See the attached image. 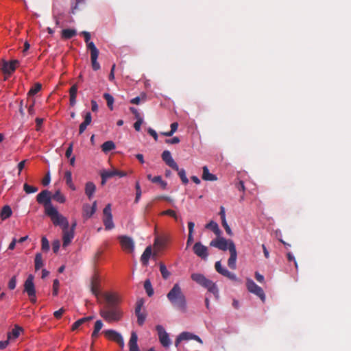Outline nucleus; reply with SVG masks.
Here are the masks:
<instances>
[{"label":"nucleus","instance_id":"1","mask_svg":"<svg viewBox=\"0 0 351 351\" xmlns=\"http://www.w3.org/2000/svg\"><path fill=\"white\" fill-rule=\"evenodd\" d=\"M210 245L218 248L220 250L230 252V258L228 260V265L232 269H235L236 261L237 258V252L235 245L232 240H227L223 237H219L210 242Z\"/></svg>","mask_w":351,"mask_h":351},{"label":"nucleus","instance_id":"2","mask_svg":"<svg viewBox=\"0 0 351 351\" xmlns=\"http://www.w3.org/2000/svg\"><path fill=\"white\" fill-rule=\"evenodd\" d=\"M167 298L171 304L177 309L185 312L186 310V300L180 285L176 283L167 295Z\"/></svg>","mask_w":351,"mask_h":351},{"label":"nucleus","instance_id":"3","mask_svg":"<svg viewBox=\"0 0 351 351\" xmlns=\"http://www.w3.org/2000/svg\"><path fill=\"white\" fill-rule=\"evenodd\" d=\"M81 34L83 35L84 38V40L87 45V48L90 51V60L92 67L93 70L97 71L100 68V65L97 61V59L99 56V51L96 48L95 44L93 42H90V34L89 32L84 31Z\"/></svg>","mask_w":351,"mask_h":351},{"label":"nucleus","instance_id":"4","mask_svg":"<svg viewBox=\"0 0 351 351\" xmlns=\"http://www.w3.org/2000/svg\"><path fill=\"white\" fill-rule=\"evenodd\" d=\"M191 279L199 285L207 289L208 291L212 293L216 298H218L219 291L216 285L209 279H207L204 275L195 273L191 275Z\"/></svg>","mask_w":351,"mask_h":351},{"label":"nucleus","instance_id":"5","mask_svg":"<svg viewBox=\"0 0 351 351\" xmlns=\"http://www.w3.org/2000/svg\"><path fill=\"white\" fill-rule=\"evenodd\" d=\"M47 215H48L56 226H60L62 229L69 228V221L62 215L60 214L55 207H49L47 209Z\"/></svg>","mask_w":351,"mask_h":351},{"label":"nucleus","instance_id":"6","mask_svg":"<svg viewBox=\"0 0 351 351\" xmlns=\"http://www.w3.org/2000/svg\"><path fill=\"white\" fill-rule=\"evenodd\" d=\"M19 65V61L13 60L10 62L2 59L0 61L1 70L4 74V80H6L16 70V67Z\"/></svg>","mask_w":351,"mask_h":351},{"label":"nucleus","instance_id":"7","mask_svg":"<svg viewBox=\"0 0 351 351\" xmlns=\"http://www.w3.org/2000/svg\"><path fill=\"white\" fill-rule=\"evenodd\" d=\"M121 301L119 296L111 292V321H119L123 315L121 308L117 304Z\"/></svg>","mask_w":351,"mask_h":351},{"label":"nucleus","instance_id":"8","mask_svg":"<svg viewBox=\"0 0 351 351\" xmlns=\"http://www.w3.org/2000/svg\"><path fill=\"white\" fill-rule=\"evenodd\" d=\"M34 276L29 274L24 282V292H26L32 303L36 302V289L34 283Z\"/></svg>","mask_w":351,"mask_h":351},{"label":"nucleus","instance_id":"9","mask_svg":"<svg viewBox=\"0 0 351 351\" xmlns=\"http://www.w3.org/2000/svg\"><path fill=\"white\" fill-rule=\"evenodd\" d=\"M51 193L47 190H44L40 193L36 197V201L38 204H43L45 211L47 213V209L49 207H53L51 203Z\"/></svg>","mask_w":351,"mask_h":351},{"label":"nucleus","instance_id":"10","mask_svg":"<svg viewBox=\"0 0 351 351\" xmlns=\"http://www.w3.org/2000/svg\"><path fill=\"white\" fill-rule=\"evenodd\" d=\"M247 290L258 296L261 300L264 302L265 300V295L263 289L258 286L252 280L247 279L246 282Z\"/></svg>","mask_w":351,"mask_h":351},{"label":"nucleus","instance_id":"11","mask_svg":"<svg viewBox=\"0 0 351 351\" xmlns=\"http://www.w3.org/2000/svg\"><path fill=\"white\" fill-rule=\"evenodd\" d=\"M194 254L201 258L202 260L206 261L208 256V247L204 245L201 242H197L193 247Z\"/></svg>","mask_w":351,"mask_h":351},{"label":"nucleus","instance_id":"12","mask_svg":"<svg viewBox=\"0 0 351 351\" xmlns=\"http://www.w3.org/2000/svg\"><path fill=\"white\" fill-rule=\"evenodd\" d=\"M120 244L122 249L128 252L131 253L134 250V243L133 239L128 236H120L119 237Z\"/></svg>","mask_w":351,"mask_h":351},{"label":"nucleus","instance_id":"13","mask_svg":"<svg viewBox=\"0 0 351 351\" xmlns=\"http://www.w3.org/2000/svg\"><path fill=\"white\" fill-rule=\"evenodd\" d=\"M156 328L158 332L160 343L162 345V346L168 348L171 344V340L168 333L165 331L163 326L160 325L156 326Z\"/></svg>","mask_w":351,"mask_h":351},{"label":"nucleus","instance_id":"14","mask_svg":"<svg viewBox=\"0 0 351 351\" xmlns=\"http://www.w3.org/2000/svg\"><path fill=\"white\" fill-rule=\"evenodd\" d=\"M143 304L144 300L142 298L138 299L136 302L135 314L137 317V322L140 326H142L144 324L146 318L145 315L141 313V309Z\"/></svg>","mask_w":351,"mask_h":351},{"label":"nucleus","instance_id":"15","mask_svg":"<svg viewBox=\"0 0 351 351\" xmlns=\"http://www.w3.org/2000/svg\"><path fill=\"white\" fill-rule=\"evenodd\" d=\"M162 160L167 165L170 167L173 170H178V165L171 157V152L168 150H165L161 155Z\"/></svg>","mask_w":351,"mask_h":351},{"label":"nucleus","instance_id":"16","mask_svg":"<svg viewBox=\"0 0 351 351\" xmlns=\"http://www.w3.org/2000/svg\"><path fill=\"white\" fill-rule=\"evenodd\" d=\"M215 267L216 271L219 274L223 275V276H225L230 280H237V278L236 275L234 274L233 273H231L230 271H229L227 269L223 268L221 266L220 261H217L215 263Z\"/></svg>","mask_w":351,"mask_h":351},{"label":"nucleus","instance_id":"17","mask_svg":"<svg viewBox=\"0 0 351 351\" xmlns=\"http://www.w3.org/2000/svg\"><path fill=\"white\" fill-rule=\"evenodd\" d=\"M24 332L23 327L16 324L11 332L7 333V337L8 340L12 341L17 339L21 333Z\"/></svg>","mask_w":351,"mask_h":351},{"label":"nucleus","instance_id":"18","mask_svg":"<svg viewBox=\"0 0 351 351\" xmlns=\"http://www.w3.org/2000/svg\"><path fill=\"white\" fill-rule=\"evenodd\" d=\"M62 232H63V236H62L63 244H62V245L64 247L70 244L71 239L74 237V232H73V230H69V228L62 229Z\"/></svg>","mask_w":351,"mask_h":351},{"label":"nucleus","instance_id":"19","mask_svg":"<svg viewBox=\"0 0 351 351\" xmlns=\"http://www.w3.org/2000/svg\"><path fill=\"white\" fill-rule=\"evenodd\" d=\"M138 336L135 332L131 333V337L128 343L130 351H140L138 344Z\"/></svg>","mask_w":351,"mask_h":351},{"label":"nucleus","instance_id":"20","mask_svg":"<svg viewBox=\"0 0 351 351\" xmlns=\"http://www.w3.org/2000/svg\"><path fill=\"white\" fill-rule=\"evenodd\" d=\"M96 202H95L93 206L89 204H84L83 206V217L85 218H90L95 212Z\"/></svg>","mask_w":351,"mask_h":351},{"label":"nucleus","instance_id":"21","mask_svg":"<svg viewBox=\"0 0 351 351\" xmlns=\"http://www.w3.org/2000/svg\"><path fill=\"white\" fill-rule=\"evenodd\" d=\"M180 336L182 341L193 339L200 343H202V340L199 338V337L189 332H182L180 334Z\"/></svg>","mask_w":351,"mask_h":351},{"label":"nucleus","instance_id":"22","mask_svg":"<svg viewBox=\"0 0 351 351\" xmlns=\"http://www.w3.org/2000/svg\"><path fill=\"white\" fill-rule=\"evenodd\" d=\"M202 179L206 181H216L217 180V177L209 172V170L207 166H204L202 168Z\"/></svg>","mask_w":351,"mask_h":351},{"label":"nucleus","instance_id":"23","mask_svg":"<svg viewBox=\"0 0 351 351\" xmlns=\"http://www.w3.org/2000/svg\"><path fill=\"white\" fill-rule=\"evenodd\" d=\"M152 255V247L151 246H148L145 248L143 254L141 257V261L142 264L145 266L147 265L149 259Z\"/></svg>","mask_w":351,"mask_h":351},{"label":"nucleus","instance_id":"24","mask_svg":"<svg viewBox=\"0 0 351 351\" xmlns=\"http://www.w3.org/2000/svg\"><path fill=\"white\" fill-rule=\"evenodd\" d=\"M111 341L117 342L121 348L124 346V341L122 336L115 330H111Z\"/></svg>","mask_w":351,"mask_h":351},{"label":"nucleus","instance_id":"25","mask_svg":"<svg viewBox=\"0 0 351 351\" xmlns=\"http://www.w3.org/2000/svg\"><path fill=\"white\" fill-rule=\"evenodd\" d=\"M77 86L76 84L73 85L70 90H69V94H70V105L71 106H73L76 103V97H77Z\"/></svg>","mask_w":351,"mask_h":351},{"label":"nucleus","instance_id":"26","mask_svg":"<svg viewBox=\"0 0 351 351\" xmlns=\"http://www.w3.org/2000/svg\"><path fill=\"white\" fill-rule=\"evenodd\" d=\"M12 214V209L10 206H4L1 211L0 217L2 220L9 218Z\"/></svg>","mask_w":351,"mask_h":351},{"label":"nucleus","instance_id":"27","mask_svg":"<svg viewBox=\"0 0 351 351\" xmlns=\"http://www.w3.org/2000/svg\"><path fill=\"white\" fill-rule=\"evenodd\" d=\"M104 223L106 226V229L110 228V204H107L104 209Z\"/></svg>","mask_w":351,"mask_h":351},{"label":"nucleus","instance_id":"28","mask_svg":"<svg viewBox=\"0 0 351 351\" xmlns=\"http://www.w3.org/2000/svg\"><path fill=\"white\" fill-rule=\"evenodd\" d=\"M77 34V32L74 29H64L62 31V38L63 39H70Z\"/></svg>","mask_w":351,"mask_h":351},{"label":"nucleus","instance_id":"29","mask_svg":"<svg viewBox=\"0 0 351 351\" xmlns=\"http://www.w3.org/2000/svg\"><path fill=\"white\" fill-rule=\"evenodd\" d=\"M95 191V185L91 182H88L86 184L85 186V193L90 199Z\"/></svg>","mask_w":351,"mask_h":351},{"label":"nucleus","instance_id":"30","mask_svg":"<svg viewBox=\"0 0 351 351\" xmlns=\"http://www.w3.org/2000/svg\"><path fill=\"white\" fill-rule=\"evenodd\" d=\"M91 291L96 296L99 294V280L96 276L93 277L91 280Z\"/></svg>","mask_w":351,"mask_h":351},{"label":"nucleus","instance_id":"31","mask_svg":"<svg viewBox=\"0 0 351 351\" xmlns=\"http://www.w3.org/2000/svg\"><path fill=\"white\" fill-rule=\"evenodd\" d=\"M206 228L210 229L217 236H219L221 232V230L219 229V228L218 226V224L216 222L213 221H211L210 223H208L206 226Z\"/></svg>","mask_w":351,"mask_h":351},{"label":"nucleus","instance_id":"32","mask_svg":"<svg viewBox=\"0 0 351 351\" xmlns=\"http://www.w3.org/2000/svg\"><path fill=\"white\" fill-rule=\"evenodd\" d=\"M34 263H35V270L36 271L40 269L43 266V257H42V254L40 253H37L36 254Z\"/></svg>","mask_w":351,"mask_h":351},{"label":"nucleus","instance_id":"33","mask_svg":"<svg viewBox=\"0 0 351 351\" xmlns=\"http://www.w3.org/2000/svg\"><path fill=\"white\" fill-rule=\"evenodd\" d=\"M144 289L148 295V296L151 297L154 294V289L152 286L151 281L147 279L144 282Z\"/></svg>","mask_w":351,"mask_h":351},{"label":"nucleus","instance_id":"34","mask_svg":"<svg viewBox=\"0 0 351 351\" xmlns=\"http://www.w3.org/2000/svg\"><path fill=\"white\" fill-rule=\"evenodd\" d=\"M64 178L66 179V184L72 189L75 190V187L72 182V178H71V172L69 171H67L64 173Z\"/></svg>","mask_w":351,"mask_h":351},{"label":"nucleus","instance_id":"35","mask_svg":"<svg viewBox=\"0 0 351 351\" xmlns=\"http://www.w3.org/2000/svg\"><path fill=\"white\" fill-rule=\"evenodd\" d=\"M166 243L167 239L165 237H156L154 241V245L158 249L164 247Z\"/></svg>","mask_w":351,"mask_h":351},{"label":"nucleus","instance_id":"36","mask_svg":"<svg viewBox=\"0 0 351 351\" xmlns=\"http://www.w3.org/2000/svg\"><path fill=\"white\" fill-rule=\"evenodd\" d=\"M53 199L57 201L59 203H64L66 201V198L63 194L61 193L60 190L56 191V193L53 195Z\"/></svg>","mask_w":351,"mask_h":351},{"label":"nucleus","instance_id":"37","mask_svg":"<svg viewBox=\"0 0 351 351\" xmlns=\"http://www.w3.org/2000/svg\"><path fill=\"white\" fill-rule=\"evenodd\" d=\"M102 322L100 320H97L95 324V326H94V330L92 333V337L93 339H95L98 337V332L99 331L101 330V328H102Z\"/></svg>","mask_w":351,"mask_h":351},{"label":"nucleus","instance_id":"38","mask_svg":"<svg viewBox=\"0 0 351 351\" xmlns=\"http://www.w3.org/2000/svg\"><path fill=\"white\" fill-rule=\"evenodd\" d=\"M176 171H178V176H180V178L182 180V182L184 184H187L189 183V179L187 178V177L186 176L185 170L184 169L178 168V170H176Z\"/></svg>","mask_w":351,"mask_h":351},{"label":"nucleus","instance_id":"39","mask_svg":"<svg viewBox=\"0 0 351 351\" xmlns=\"http://www.w3.org/2000/svg\"><path fill=\"white\" fill-rule=\"evenodd\" d=\"M160 271L164 279H167L170 276V273L167 270L166 266L162 263H160Z\"/></svg>","mask_w":351,"mask_h":351},{"label":"nucleus","instance_id":"40","mask_svg":"<svg viewBox=\"0 0 351 351\" xmlns=\"http://www.w3.org/2000/svg\"><path fill=\"white\" fill-rule=\"evenodd\" d=\"M100 176L101 177V184L104 186L110 178V171L103 170L100 172Z\"/></svg>","mask_w":351,"mask_h":351},{"label":"nucleus","instance_id":"41","mask_svg":"<svg viewBox=\"0 0 351 351\" xmlns=\"http://www.w3.org/2000/svg\"><path fill=\"white\" fill-rule=\"evenodd\" d=\"M42 88V85L40 83H36L34 87L31 88L28 92L29 96H32L38 93Z\"/></svg>","mask_w":351,"mask_h":351},{"label":"nucleus","instance_id":"42","mask_svg":"<svg viewBox=\"0 0 351 351\" xmlns=\"http://www.w3.org/2000/svg\"><path fill=\"white\" fill-rule=\"evenodd\" d=\"M23 189L25 191L26 193H35L38 191V188L34 186H30L27 184V183L24 184L23 185Z\"/></svg>","mask_w":351,"mask_h":351},{"label":"nucleus","instance_id":"43","mask_svg":"<svg viewBox=\"0 0 351 351\" xmlns=\"http://www.w3.org/2000/svg\"><path fill=\"white\" fill-rule=\"evenodd\" d=\"M41 243H42V245H41L42 250L44 252H48L49 250V243L46 237H43L42 238Z\"/></svg>","mask_w":351,"mask_h":351},{"label":"nucleus","instance_id":"44","mask_svg":"<svg viewBox=\"0 0 351 351\" xmlns=\"http://www.w3.org/2000/svg\"><path fill=\"white\" fill-rule=\"evenodd\" d=\"M141 195V189L139 184V182H137L136 183V197H135V202H138Z\"/></svg>","mask_w":351,"mask_h":351},{"label":"nucleus","instance_id":"45","mask_svg":"<svg viewBox=\"0 0 351 351\" xmlns=\"http://www.w3.org/2000/svg\"><path fill=\"white\" fill-rule=\"evenodd\" d=\"M16 276H14L11 278V279L10 280V281L8 282V288L10 290L14 289L16 287Z\"/></svg>","mask_w":351,"mask_h":351},{"label":"nucleus","instance_id":"46","mask_svg":"<svg viewBox=\"0 0 351 351\" xmlns=\"http://www.w3.org/2000/svg\"><path fill=\"white\" fill-rule=\"evenodd\" d=\"M161 215H169V216L173 217L175 219H177V218H178L176 212L174 210H171V209H169V210L163 211L161 213Z\"/></svg>","mask_w":351,"mask_h":351},{"label":"nucleus","instance_id":"47","mask_svg":"<svg viewBox=\"0 0 351 351\" xmlns=\"http://www.w3.org/2000/svg\"><path fill=\"white\" fill-rule=\"evenodd\" d=\"M59 289V281L58 279H55L53 283V295H57Z\"/></svg>","mask_w":351,"mask_h":351},{"label":"nucleus","instance_id":"48","mask_svg":"<svg viewBox=\"0 0 351 351\" xmlns=\"http://www.w3.org/2000/svg\"><path fill=\"white\" fill-rule=\"evenodd\" d=\"M221 223H222V226L224 228L226 233L228 235L231 236L232 234V230H231L230 226H228L226 220H224V221H221Z\"/></svg>","mask_w":351,"mask_h":351},{"label":"nucleus","instance_id":"49","mask_svg":"<svg viewBox=\"0 0 351 351\" xmlns=\"http://www.w3.org/2000/svg\"><path fill=\"white\" fill-rule=\"evenodd\" d=\"M60 241L59 240H55L52 243V249L54 253H57L60 248Z\"/></svg>","mask_w":351,"mask_h":351},{"label":"nucleus","instance_id":"50","mask_svg":"<svg viewBox=\"0 0 351 351\" xmlns=\"http://www.w3.org/2000/svg\"><path fill=\"white\" fill-rule=\"evenodd\" d=\"M143 119L142 118H139V119H137L136 121L134 123V129L139 132L141 130V126L143 123Z\"/></svg>","mask_w":351,"mask_h":351},{"label":"nucleus","instance_id":"51","mask_svg":"<svg viewBox=\"0 0 351 351\" xmlns=\"http://www.w3.org/2000/svg\"><path fill=\"white\" fill-rule=\"evenodd\" d=\"M126 175L125 172L120 171L116 169H111V177L118 176L119 177H123Z\"/></svg>","mask_w":351,"mask_h":351},{"label":"nucleus","instance_id":"52","mask_svg":"<svg viewBox=\"0 0 351 351\" xmlns=\"http://www.w3.org/2000/svg\"><path fill=\"white\" fill-rule=\"evenodd\" d=\"M180 138L177 136H174L172 138L165 140V143L167 144H177V143H180Z\"/></svg>","mask_w":351,"mask_h":351},{"label":"nucleus","instance_id":"53","mask_svg":"<svg viewBox=\"0 0 351 351\" xmlns=\"http://www.w3.org/2000/svg\"><path fill=\"white\" fill-rule=\"evenodd\" d=\"M84 324L83 322V320H82V319H78L77 321H76L72 326L71 327V330L73 331L77 330L81 325H82Z\"/></svg>","mask_w":351,"mask_h":351},{"label":"nucleus","instance_id":"54","mask_svg":"<svg viewBox=\"0 0 351 351\" xmlns=\"http://www.w3.org/2000/svg\"><path fill=\"white\" fill-rule=\"evenodd\" d=\"M50 182V174L49 172H47L44 178L42 180V184L44 186H47Z\"/></svg>","mask_w":351,"mask_h":351},{"label":"nucleus","instance_id":"55","mask_svg":"<svg viewBox=\"0 0 351 351\" xmlns=\"http://www.w3.org/2000/svg\"><path fill=\"white\" fill-rule=\"evenodd\" d=\"M102 151L105 153H108L110 152V141H106L102 145H101Z\"/></svg>","mask_w":351,"mask_h":351},{"label":"nucleus","instance_id":"56","mask_svg":"<svg viewBox=\"0 0 351 351\" xmlns=\"http://www.w3.org/2000/svg\"><path fill=\"white\" fill-rule=\"evenodd\" d=\"M101 317L106 320L107 322H110V311H102L101 312Z\"/></svg>","mask_w":351,"mask_h":351},{"label":"nucleus","instance_id":"57","mask_svg":"<svg viewBox=\"0 0 351 351\" xmlns=\"http://www.w3.org/2000/svg\"><path fill=\"white\" fill-rule=\"evenodd\" d=\"M91 121H92L91 114H90V112H88L86 114L84 121L83 123H84L85 124L88 125L89 124H90Z\"/></svg>","mask_w":351,"mask_h":351},{"label":"nucleus","instance_id":"58","mask_svg":"<svg viewBox=\"0 0 351 351\" xmlns=\"http://www.w3.org/2000/svg\"><path fill=\"white\" fill-rule=\"evenodd\" d=\"M255 278L260 283L264 282V280H265L264 276L262 274H261L260 273H258V271L255 272Z\"/></svg>","mask_w":351,"mask_h":351},{"label":"nucleus","instance_id":"59","mask_svg":"<svg viewBox=\"0 0 351 351\" xmlns=\"http://www.w3.org/2000/svg\"><path fill=\"white\" fill-rule=\"evenodd\" d=\"M130 111L132 112V113L133 114H134L135 118H136V119H139V118H141V114H140V113H139L138 110L136 108H134V107H130Z\"/></svg>","mask_w":351,"mask_h":351},{"label":"nucleus","instance_id":"60","mask_svg":"<svg viewBox=\"0 0 351 351\" xmlns=\"http://www.w3.org/2000/svg\"><path fill=\"white\" fill-rule=\"evenodd\" d=\"M73 145V143H70L69 147L67 148V149L66 151L65 156L68 158H70L72 154Z\"/></svg>","mask_w":351,"mask_h":351},{"label":"nucleus","instance_id":"61","mask_svg":"<svg viewBox=\"0 0 351 351\" xmlns=\"http://www.w3.org/2000/svg\"><path fill=\"white\" fill-rule=\"evenodd\" d=\"M64 309L63 308L59 309L58 311H55L53 315H54V317L57 319H60L61 317V316L62 315V314L64 313Z\"/></svg>","mask_w":351,"mask_h":351},{"label":"nucleus","instance_id":"62","mask_svg":"<svg viewBox=\"0 0 351 351\" xmlns=\"http://www.w3.org/2000/svg\"><path fill=\"white\" fill-rule=\"evenodd\" d=\"M147 132L152 136H153L155 141L158 140V134L152 128H149Z\"/></svg>","mask_w":351,"mask_h":351},{"label":"nucleus","instance_id":"63","mask_svg":"<svg viewBox=\"0 0 351 351\" xmlns=\"http://www.w3.org/2000/svg\"><path fill=\"white\" fill-rule=\"evenodd\" d=\"M237 189L240 191H245V185L243 181H239V183L236 186Z\"/></svg>","mask_w":351,"mask_h":351},{"label":"nucleus","instance_id":"64","mask_svg":"<svg viewBox=\"0 0 351 351\" xmlns=\"http://www.w3.org/2000/svg\"><path fill=\"white\" fill-rule=\"evenodd\" d=\"M9 343H10V340H8V338L5 341H0V349L3 350V349L5 348L8 346Z\"/></svg>","mask_w":351,"mask_h":351}]
</instances>
